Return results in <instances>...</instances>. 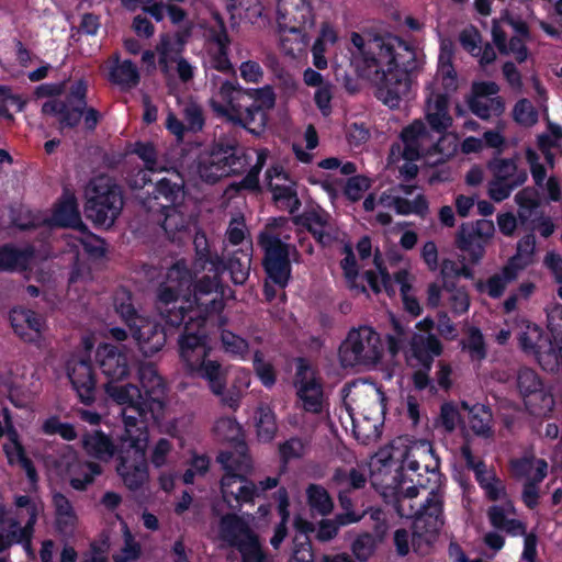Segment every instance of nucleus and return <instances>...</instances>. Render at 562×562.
Instances as JSON below:
<instances>
[{"instance_id": "1", "label": "nucleus", "mask_w": 562, "mask_h": 562, "mask_svg": "<svg viewBox=\"0 0 562 562\" xmlns=\"http://www.w3.org/2000/svg\"><path fill=\"white\" fill-rule=\"evenodd\" d=\"M350 40L358 50L352 57L358 75L379 87L385 104L397 106L408 95L412 76L419 69L416 52L397 36L374 35L366 40L352 32Z\"/></svg>"}, {"instance_id": "2", "label": "nucleus", "mask_w": 562, "mask_h": 562, "mask_svg": "<svg viewBox=\"0 0 562 562\" xmlns=\"http://www.w3.org/2000/svg\"><path fill=\"white\" fill-rule=\"evenodd\" d=\"M114 382L105 383L109 396L122 408V417L126 432L137 431V437L125 440L123 446L130 450L122 451V469L128 452L133 453L134 461L144 467V449L148 446V426L150 423L159 424L165 417L167 406V385L164 379L153 369L144 368L139 371L140 386L134 384L115 385Z\"/></svg>"}, {"instance_id": "3", "label": "nucleus", "mask_w": 562, "mask_h": 562, "mask_svg": "<svg viewBox=\"0 0 562 562\" xmlns=\"http://www.w3.org/2000/svg\"><path fill=\"white\" fill-rule=\"evenodd\" d=\"M218 95L225 104L215 105L214 110L228 122L256 136L265 131L267 112L274 108L277 99L270 85L244 88L238 80L228 79L221 83Z\"/></svg>"}, {"instance_id": "4", "label": "nucleus", "mask_w": 562, "mask_h": 562, "mask_svg": "<svg viewBox=\"0 0 562 562\" xmlns=\"http://www.w3.org/2000/svg\"><path fill=\"white\" fill-rule=\"evenodd\" d=\"M137 437V431L126 432L120 436L119 442L115 443L112 438L103 432L102 430L87 431L82 437V446L85 451L90 456L101 461H109L116 456L117 465L116 472L122 477L125 486L131 491H137L148 479V463L146 458V449H144V467L134 461L132 452H128L126 462L124 463L125 469L121 468L123 462L122 451L130 450L128 446H123L125 440L134 439Z\"/></svg>"}, {"instance_id": "5", "label": "nucleus", "mask_w": 562, "mask_h": 562, "mask_svg": "<svg viewBox=\"0 0 562 562\" xmlns=\"http://www.w3.org/2000/svg\"><path fill=\"white\" fill-rule=\"evenodd\" d=\"M179 355L192 376L206 382L214 395H220L227 386V369L212 357L206 333L189 331L187 326L178 339Z\"/></svg>"}, {"instance_id": "6", "label": "nucleus", "mask_w": 562, "mask_h": 562, "mask_svg": "<svg viewBox=\"0 0 562 562\" xmlns=\"http://www.w3.org/2000/svg\"><path fill=\"white\" fill-rule=\"evenodd\" d=\"M250 160L236 139L220 137L209 151L199 157L198 173L203 182L215 184L222 178L241 175Z\"/></svg>"}, {"instance_id": "7", "label": "nucleus", "mask_w": 562, "mask_h": 562, "mask_svg": "<svg viewBox=\"0 0 562 562\" xmlns=\"http://www.w3.org/2000/svg\"><path fill=\"white\" fill-rule=\"evenodd\" d=\"M192 273L184 261L173 263L166 273V280L157 289L155 307L166 325L178 328L186 325L188 300H181L183 292L191 289Z\"/></svg>"}, {"instance_id": "8", "label": "nucleus", "mask_w": 562, "mask_h": 562, "mask_svg": "<svg viewBox=\"0 0 562 562\" xmlns=\"http://www.w3.org/2000/svg\"><path fill=\"white\" fill-rule=\"evenodd\" d=\"M85 213L95 226L110 228L120 216L123 205V191L117 182L106 176L93 177L86 189Z\"/></svg>"}, {"instance_id": "9", "label": "nucleus", "mask_w": 562, "mask_h": 562, "mask_svg": "<svg viewBox=\"0 0 562 562\" xmlns=\"http://www.w3.org/2000/svg\"><path fill=\"white\" fill-rule=\"evenodd\" d=\"M383 356V344L379 333L370 326L351 328L338 349L341 367L376 364Z\"/></svg>"}, {"instance_id": "10", "label": "nucleus", "mask_w": 562, "mask_h": 562, "mask_svg": "<svg viewBox=\"0 0 562 562\" xmlns=\"http://www.w3.org/2000/svg\"><path fill=\"white\" fill-rule=\"evenodd\" d=\"M184 199V181L177 173L172 177H162L156 180L154 189L144 200V205L149 212H158L162 218H159L165 232L178 231V224H172L173 217H179L177 207L182 204Z\"/></svg>"}, {"instance_id": "11", "label": "nucleus", "mask_w": 562, "mask_h": 562, "mask_svg": "<svg viewBox=\"0 0 562 562\" xmlns=\"http://www.w3.org/2000/svg\"><path fill=\"white\" fill-rule=\"evenodd\" d=\"M220 537L240 554V562H268L259 536L236 514H226L220 520Z\"/></svg>"}, {"instance_id": "12", "label": "nucleus", "mask_w": 562, "mask_h": 562, "mask_svg": "<svg viewBox=\"0 0 562 562\" xmlns=\"http://www.w3.org/2000/svg\"><path fill=\"white\" fill-rule=\"evenodd\" d=\"M411 516L414 517L412 544L416 552L424 553L432 544L443 526V501L438 491L432 488L426 501Z\"/></svg>"}, {"instance_id": "13", "label": "nucleus", "mask_w": 562, "mask_h": 562, "mask_svg": "<svg viewBox=\"0 0 562 562\" xmlns=\"http://www.w3.org/2000/svg\"><path fill=\"white\" fill-rule=\"evenodd\" d=\"M516 386L530 415L546 417L553 412L555 401L551 389L533 369L520 368L517 372Z\"/></svg>"}, {"instance_id": "14", "label": "nucleus", "mask_w": 562, "mask_h": 562, "mask_svg": "<svg viewBox=\"0 0 562 562\" xmlns=\"http://www.w3.org/2000/svg\"><path fill=\"white\" fill-rule=\"evenodd\" d=\"M260 245L263 249L262 267L267 278L279 288L284 289L289 284L292 272L291 245L282 241L276 235L262 236Z\"/></svg>"}, {"instance_id": "15", "label": "nucleus", "mask_w": 562, "mask_h": 562, "mask_svg": "<svg viewBox=\"0 0 562 562\" xmlns=\"http://www.w3.org/2000/svg\"><path fill=\"white\" fill-rule=\"evenodd\" d=\"M293 384L304 412L321 414L324 398L323 383L308 359L304 357L295 359Z\"/></svg>"}, {"instance_id": "16", "label": "nucleus", "mask_w": 562, "mask_h": 562, "mask_svg": "<svg viewBox=\"0 0 562 562\" xmlns=\"http://www.w3.org/2000/svg\"><path fill=\"white\" fill-rule=\"evenodd\" d=\"M548 330L550 335L532 356L543 371L558 373L562 371V305L548 313Z\"/></svg>"}, {"instance_id": "17", "label": "nucleus", "mask_w": 562, "mask_h": 562, "mask_svg": "<svg viewBox=\"0 0 562 562\" xmlns=\"http://www.w3.org/2000/svg\"><path fill=\"white\" fill-rule=\"evenodd\" d=\"M495 233L491 220H477L474 223H462L456 234V246L469 255L470 261L476 265L485 255V247Z\"/></svg>"}, {"instance_id": "18", "label": "nucleus", "mask_w": 562, "mask_h": 562, "mask_svg": "<svg viewBox=\"0 0 562 562\" xmlns=\"http://www.w3.org/2000/svg\"><path fill=\"white\" fill-rule=\"evenodd\" d=\"M95 358L108 382L122 381L130 375L133 355L125 346L101 344L97 348Z\"/></svg>"}, {"instance_id": "19", "label": "nucleus", "mask_w": 562, "mask_h": 562, "mask_svg": "<svg viewBox=\"0 0 562 562\" xmlns=\"http://www.w3.org/2000/svg\"><path fill=\"white\" fill-rule=\"evenodd\" d=\"M280 27L290 33L302 34L314 25V13L308 0H285L278 10Z\"/></svg>"}, {"instance_id": "20", "label": "nucleus", "mask_w": 562, "mask_h": 562, "mask_svg": "<svg viewBox=\"0 0 562 562\" xmlns=\"http://www.w3.org/2000/svg\"><path fill=\"white\" fill-rule=\"evenodd\" d=\"M130 330L144 357H153L166 345V328L149 317H140Z\"/></svg>"}, {"instance_id": "21", "label": "nucleus", "mask_w": 562, "mask_h": 562, "mask_svg": "<svg viewBox=\"0 0 562 562\" xmlns=\"http://www.w3.org/2000/svg\"><path fill=\"white\" fill-rule=\"evenodd\" d=\"M221 493L223 501L231 509H240L244 503H251L258 496L257 485L246 476L223 475L221 479Z\"/></svg>"}, {"instance_id": "22", "label": "nucleus", "mask_w": 562, "mask_h": 562, "mask_svg": "<svg viewBox=\"0 0 562 562\" xmlns=\"http://www.w3.org/2000/svg\"><path fill=\"white\" fill-rule=\"evenodd\" d=\"M72 240H76L87 255L89 260L97 261L105 257L108 252L106 243L100 236L89 231L88 226L82 222L78 207L77 199L72 193Z\"/></svg>"}, {"instance_id": "23", "label": "nucleus", "mask_w": 562, "mask_h": 562, "mask_svg": "<svg viewBox=\"0 0 562 562\" xmlns=\"http://www.w3.org/2000/svg\"><path fill=\"white\" fill-rule=\"evenodd\" d=\"M225 307L223 293H213L210 296L203 295L202 300H188L187 303V319L183 329L189 326V331L192 328L200 333H205L204 326L210 315L221 313Z\"/></svg>"}, {"instance_id": "24", "label": "nucleus", "mask_w": 562, "mask_h": 562, "mask_svg": "<svg viewBox=\"0 0 562 562\" xmlns=\"http://www.w3.org/2000/svg\"><path fill=\"white\" fill-rule=\"evenodd\" d=\"M400 137L404 146L403 158L411 162L419 160L425 146L431 142L430 131L422 120H415L405 126Z\"/></svg>"}, {"instance_id": "25", "label": "nucleus", "mask_w": 562, "mask_h": 562, "mask_svg": "<svg viewBox=\"0 0 562 562\" xmlns=\"http://www.w3.org/2000/svg\"><path fill=\"white\" fill-rule=\"evenodd\" d=\"M72 391L85 405H91L95 401L97 379L90 362L79 360L72 352Z\"/></svg>"}, {"instance_id": "26", "label": "nucleus", "mask_w": 562, "mask_h": 562, "mask_svg": "<svg viewBox=\"0 0 562 562\" xmlns=\"http://www.w3.org/2000/svg\"><path fill=\"white\" fill-rule=\"evenodd\" d=\"M15 334L26 342H37L45 328L44 318L31 310L13 308L10 314Z\"/></svg>"}, {"instance_id": "27", "label": "nucleus", "mask_w": 562, "mask_h": 562, "mask_svg": "<svg viewBox=\"0 0 562 562\" xmlns=\"http://www.w3.org/2000/svg\"><path fill=\"white\" fill-rule=\"evenodd\" d=\"M411 356L419 367L432 368L436 357L443 351L440 339L434 335L414 333L409 340Z\"/></svg>"}, {"instance_id": "28", "label": "nucleus", "mask_w": 562, "mask_h": 562, "mask_svg": "<svg viewBox=\"0 0 562 562\" xmlns=\"http://www.w3.org/2000/svg\"><path fill=\"white\" fill-rule=\"evenodd\" d=\"M251 256L248 251L238 249L234 251L225 261L222 259L223 267L209 268V272L222 274L229 272L231 280L236 285H243L249 278Z\"/></svg>"}, {"instance_id": "29", "label": "nucleus", "mask_w": 562, "mask_h": 562, "mask_svg": "<svg viewBox=\"0 0 562 562\" xmlns=\"http://www.w3.org/2000/svg\"><path fill=\"white\" fill-rule=\"evenodd\" d=\"M329 214L324 211H308L300 217V223L311 233L314 239L323 247L334 241V236L325 228L328 225Z\"/></svg>"}, {"instance_id": "30", "label": "nucleus", "mask_w": 562, "mask_h": 562, "mask_svg": "<svg viewBox=\"0 0 562 562\" xmlns=\"http://www.w3.org/2000/svg\"><path fill=\"white\" fill-rule=\"evenodd\" d=\"M34 257V248H16L4 245L0 248V270H24Z\"/></svg>"}, {"instance_id": "31", "label": "nucleus", "mask_w": 562, "mask_h": 562, "mask_svg": "<svg viewBox=\"0 0 562 562\" xmlns=\"http://www.w3.org/2000/svg\"><path fill=\"white\" fill-rule=\"evenodd\" d=\"M254 418L259 441H272L278 431L277 417L273 409L268 404L260 403L255 411Z\"/></svg>"}, {"instance_id": "32", "label": "nucleus", "mask_w": 562, "mask_h": 562, "mask_svg": "<svg viewBox=\"0 0 562 562\" xmlns=\"http://www.w3.org/2000/svg\"><path fill=\"white\" fill-rule=\"evenodd\" d=\"M193 246L195 251V268L209 271V268H214L216 266L223 267L222 258L216 252L211 251L209 240L204 232L198 231L195 233Z\"/></svg>"}, {"instance_id": "33", "label": "nucleus", "mask_w": 562, "mask_h": 562, "mask_svg": "<svg viewBox=\"0 0 562 562\" xmlns=\"http://www.w3.org/2000/svg\"><path fill=\"white\" fill-rule=\"evenodd\" d=\"M361 516L351 513L337 514L334 519H322L316 530V539L321 542H327L334 539L339 528L350 524L358 522Z\"/></svg>"}, {"instance_id": "34", "label": "nucleus", "mask_w": 562, "mask_h": 562, "mask_svg": "<svg viewBox=\"0 0 562 562\" xmlns=\"http://www.w3.org/2000/svg\"><path fill=\"white\" fill-rule=\"evenodd\" d=\"M267 188L272 193L273 202L279 209L293 214L301 207V201L294 184L286 186L268 182Z\"/></svg>"}, {"instance_id": "35", "label": "nucleus", "mask_w": 562, "mask_h": 562, "mask_svg": "<svg viewBox=\"0 0 562 562\" xmlns=\"http://www.w3.org/2000/svg\"><path fill=\"white\" fill-rule=\"evenodd\" d=\"M77 452L72 449V490L83 491L101 474L102 467L92 461L77 464Z\"/></svg>"}, {"instance_id": "36", "label": "nucleus", "mask_w": 562, "mask_h": 562, "mask_svg": "<svg viewBox=\"0 0 562 562\" xmlns=\"http://www.w3.org/2000/svg\"><path fill=\"white\" fill-rule=\"evenodd\" d=\"M305 494L307 505L312 513L327 516L333 512L334 501L323 485L311 483L307 485Z\"/></svg>"}, {"instance_id": "37", "label": "nucleus", "mask_w": 562, "mask_h": 562, "mask_svg": "<svg viewBox=\"0 0 562 562\" xmlns=\"http://www.w3.org/2000/svg\"><path fill=\"white\" fill-rule=\"evenodd\" d=\"M114 308L121 319L130 328L135 326L137 321L143 317L133 304V295L131 291L122 289L114 294Z\"/></svg>"}, {"instance_id": "38", "label": "nucleus", "mask_w": 562, "mask_h": 562, "mask_svg": "<svg viewBox=\"0 0 562 562\" xmlns=\"http://www.w3.org/2000/svg\"><path fill=\"white\" fill-rule=\"evenodd\" d=\"M42 113L57 119L59 131L70 126V94L59 99H49L42 105Z\"/></svg>"}, {"instance_id": "39", "label": "nucleus", "mask_w": 562, "mask_h": 562, "mask_svg": "<svg viewBox=\"0 0 562 562\" xmlns=\"http://www.w3.org/2000/svg\"><path fill=\"white\" fill-rule=\"evenodd\" d=\"M331 482L342 488L360 490L367 484L366 474L357 468L347 469L338 467L334 470Z\"/></svg>"}, {"instance_id": "40", "label": "nucleus", "mask_w": 562, "mask_h": 562, "mask_svg": "<svg viewBox=\"0 0 562 562\" xmlns=\"http://www.w3.org/2000/svg\"><path fill=\"white\" fill-rule=\"evenodd\" d=\"M492 412L484 405L474 406L470 411L469 426L470 429L476 435L483 438H490L493 436L492 428Z\"/></svg>"}, {"instance_id": "41", "label": "nucleus", "mask_w": 562, "mask_h": 562, "mask_svg": "<svg viewBox=\"0 0 562 562\" xmlns=\"http://www.w3.org/2000/svg\"><path fill=\"white\" fill-rule=\"evenodd\" d=\"M112 82L121 86L123 89L135 88L139 81L140 76L137 67L132 60H123L114 67L110 74Z\"/></svg>"}, {"instance_id": "42", "label": "nucleus", "mask_w": 562, "mask_h": 562, "mask_svg": "<svg viewBox=\"0 0 562 562\" xmlns=\"http://www.w3.org/2000/svg\"><path fill=\"white\" fill-rule=\"evenodd\" d=\"M461 349L469 353L472 361H483L487 356L486 344L480 328L471 327L467 337L461 340Z\"/></svg>"}, {"instance_id": "43", "label": "nucleus", "mask_w": 562, "mask_h": 562, "mask_svg": "<svg viewBox=\"0 0 562 562\" xmlns=\"http://www.w3.org/2000/svg\"><path fill=\"white\" fill-rule=\"evenodd\" d=\"M549 335L550 331L544 333L537 324L528 323L526 329L519 334V347L525 353L532 356Z\"/></svg>"}, {"instance_id": "44", "label": "nucleus", "mask_w": 562, "mask_h": 562, "mask_svg": "<svg viewBox=\"0 0 562 562\" xmlns=\"http://www.w3.org/2000/svg\"><path fill=\"white\" fill-rule=\"evenodd\" d=\"M392 205L400 215L416 214L425 216L429 210L428 201L423 194H418L413 201L402 196H394Z\"/></svg>"}, {"instance_id": "45", "label": "nucleus", "mask_w": 562, "mask_h": 562, "mask_svg": "<svg viewBox=\"0 0 562 562\" xmlns=\"http://www.w3.org/2000/svg\"><path fill=\"white\" fill-rule=\"evenodd\" d=\"M221 342L224 351L233 358L245 359L249 351V342L228 329L221 331Z\"/></svg>"}, {"instance_id": "46", "label": "nucleus", "mask_w": 562, "mask_h": 562, "mask_svg": "<svg viewBox=\"0 0 562 562\" xmlns=\"http://www.w3.org/2000/svg\"><path fill=\"white\" fill-rule=\"evenodd\" d=\"M252 368L265 387H272L277 382V372L273 364L265 360L261 350H256L252 357Z\"/></svg>"}, {"instance_id": "47", "label": "nucleus", "mask_w": 562, "mask_h": 562, "mask_svg": "<svg viewBox=\"0 0 562 562\" xmlns=\"http://www.w3.org/2000/svg\"><path fill=\"white\" fill-rule=\"evenodd\" d=\"M376 549V539L370 532H362L351 543V551L359 562H367Z\"/></svg>"}, {"instance_id": "48", "label": "nucleus", "mask_w": 562, "mask_h": 562, "mask_svg": "<svg viewBox=\"0 0 562 562\" xmlns=\"http://www.w3.org/2000/svg\"><path fill=\"white\" fill-rule=\"evenodd\" d=\"M513 117L519 125L531 127L538 122L539 114L531 101L524 98L514 105Z\"/></svg>"}, {"instance_id": "49", "label": "nucleus", "mask_w": 562, "mask_h": 562, "mask_svg": "<svg viewBox=\"0 0 562 562\" xmlns=\"http://www.w3.org/2000/svg\"><path fill=\"white\" fill-rule=\"evenodd\" d=\"M191 286H193L192 296L194 300H202L203 295L210 296L213 293H223L222 290L220 291L222 289L221 274L203 276Z\"/></svg>"}, {"instance_id": "50", "label": "nucleus", "mask_w": 562, "mask_h": 562, "mask_svg": "<svg viewBox=\"0 0 562 562\" xmlns=\"http://www.w3.org/2000/svg\"><path fill=\"white\" fill-rule=\"evenodd\" d=\"M392 334L386 335L387 349L392 356H396L407 339V327L395 316L391 317Z\"/></svg>"}, {"instance_id": "51", "label": "nucleus", "mask_w": 562, "mask_h": 562, "mask_svg": "<svg viewBox=\"0 0 562 562\" xmlns=\"http://www.w3.org/2000/svg\"><path fill=\"white\" fill-rule=\"evenodd\" d=\"M210 65L218 72L231 75L233 80H237L236 69L229 58V48H225L224 45L210 53Z\"/></svg>"}, {"instance_id": "52", "label": "nucleus", "mask_w": 562, "mask_h": 562, "mask_svg": "<svg viewBox=\"0 0 562 562\" xmlns=\"http://www.w3.org/2000/svg\"><path fill=\"white\" fill-rule=\"evenodd\" d=\"M142 554L140 544L134 539L133 535L125 526L124 546L121 551L113 554L114 562H133L139 559Z\"/></svg>"}, {"instance_id": "53", "label": "nucleus", "mask_w": 562, "mask_h": 562, "mask_svg": "<svg viewBox=\"0 0 562 562\" xmlns=\"http://www.w3.org/2000/svg\"><path fill=\"white\" fill-rule=\"evenodd\" d=\"M547 128L549 133H542L537 136V146L540 151L552 150L561 146L562 126L548 121Z\"/></svg>"}, {"instance_id": "54", "label": "nucleus", "mask_w": 562, "mask_h": 562, "mask_svg": "<svg viewBox=\"0 0 562 562\" xmlns=\"http://www.w3.org/2000/svg\"><path fill=\"white\" fill-rule=\"evenodd\" d=\"M130 151L144 161L147 170L154 171L156 169L158 153L151 142L137 140L132 145V149Z\"/></svg>"}, {"instance_id": "55", "label": "nucleus", "mask_w": 562, "mask_h": 562, "mask_svg": "<svg viewBox=\"0 0 562 562\" xmlns=\"http://www.w3.org/2000/svg\"><path fill=\"white\" fill-rule=\"evenodd\" d=\"M487 168L493 172V179L510 181L517 164L513 158L494 157L487 162Z\"/></svg>"}, {"instance_id": "56", "label": "nucleus", "mask_w": 562, "mask_h": 562, "mask_svg": "<svg viewBox=\"0 0 562 562\" xmlns=\"http://www.w3.org/2000/svg\"><path fill=\"white\" fill-rule=\"evenodd\" d=\"M370 186L371 181L368 177L360 175L351 176L346 182L344 194L349 201L357 202Z\"/></svg>"}, {"instance_id": "57", "label": "nucleus", "mask_w": 562, "mask_h": 562, "mask_svg": "<svg viewBox=\"0 0 562 562\" xmlns=\"http://www.w3.org/2000/svg\"><path fill=\"white\" fill-rule=\"evenodd\" d=\"M279 456L281 462L285 465L291 460L302 458L304 453V443L299 437H291L279 445Z\"/></svg>"}, {"instance_id": "58", "label": "nucleus", "mask_w": 562, "mask_h": 562, "mask_svg": "<svg viewBox=\"0 0 562 562\" xmlns=\"http://www.w3.org/2000/svg\"><path fill=\"white\" fill-rule=\"evenodd\" d=\"M49 226L69 227L70 226V195L64 193L59 203L56 205L52 217L47 221Z\"/></svg>"}, {"instance_id": "59", "label": "nucleus", "mask_w": 562, "mask_h": 562, "mask_svg": "<svg viewBox=\"0 0 562 562\" xmlns=\"http://www.w3.org/2000/svg\"><path fill=\"white\" fill-rule=\"evenodd\" d=\"M102 115L100 111L94 108H89L85 104L79 111H76V125L77 127L79 123L82 121L83 130L88 134L94 133L99 122L101 121Z\"/></svg>"}, {"instance_id": "60", "label": "nucleus", "mask_w": 562, "mask_h": 562, "mask_svg": "<svg viewBox=\"0 0 562 562\" xmlns=\"http://www.w3.org/2000/svg\"><path fill=\"white\" fill-rule=\"evenodd\" d=\"M507 284L502 276L495 273L487 279L486 283L479 280L475 285L479 292H486L490 297L499 299L504 294Z\"/></svg>"}, {"instance_id": "61", "label": "nucleus", "mask_w": 562, "mask_h": 562, "mask_svg": "<svg viewBox=\"0 0 562 562\" xmlns=\"http://www.w3.org/2000/svg\"><path fill=\"white\" fill-rule=\"evenodd\" d=\"M529 263L530 260H520L519 256H512L498 274L502 276L507 283H510L518 278L519 272Z\"/></svg>"}, {"instance_id": "62", "label": "nucleus", "mask_w": 562, "mask_h": 562, "mask_svg": "<svg viewBox=\"0 0 562 562\" xmlns=\"http://www.w3.org/2000/svg\"><path fill=\"white\" fill-rule=\"evenodd\" d=\"M459 41L463 49L472 56H476V52L481 50V34L475 27L463 30L459 35Z\"/></svg>"}, {"instance_id": "63", "label": "nucleus", "mask_w": 562, "mask_h": 562, "mask_svg": "<svg viewBox=\"0 0 562 562\" xmlns=\"http://www.w3.org/2000/svg\"><path fill=\"white\" fill-rule=\"evenodd\" d=\"M514 190V186L507 180L492 179L488 183V195L496 202H502L509 198Z\"/></svg>"}, {"instance_id": "64", "label": "nucleus", "mask_w": 562, "mask_h": 562, "mask_svg": "<svg viewBox=\"0 0 562 562\" xmlns=\"http://www.w3.org/2000/svg\"><path fill=\"white\" fill-rule=\"evenodd\" d=\"M216 462L221 464L222 469L225 471L224 475H239L237 472L240 470L241 463L233 451H220L216 457Z\"/></svg>"}]
</instances>
